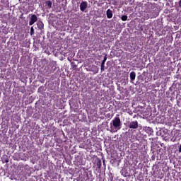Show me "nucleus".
<instances>
[{
	"label": "nucleus",
	"instance_id": "nucleus-1",
	"mask_svg": "<svg viewBox=\"0 0 181 181\" xmlns=\"http://www.w3.org/2000/svg\"><path fill=\"white\" fill-rule=\"evenodd\" d=\"M112 122L115 129H117V131L121 129V125H122V123L121 122V119H119V117H115Z\"/></svg>",
	"mask_w": 181,
	"mask_h": 181
},
{
	"label": "nucleus",
	"instance_id": "nucleus-2",
	"mask_svg": "<svg viewBox=\"0 0 181 181\" xmlns=\"http://www.w3.org/2000/svg\"><path fill=\"white\" fill-rule=\"evenodd\" d=\"M37 21V16H36L35 14H32L31 16L30 17V21H29L30 26H32V25H35Z\"/></svg>",
	"mask_w": 181,
	"mask_h": 181
},
{
	"label": "nucleus",
	"instance_id": "nucleus-3",
	"mask_svg": "<svg viewBox=\"0 0 181 181\" xmlns=\"http://www.w3.org/2000/svg\"><path fill=\"white\" fill-rule=\"evenodd\" d=\"M129 128L132 129H136L138 128V121H133L129 123Z\"/></svg>",
	"mask_w": 181,
	"mask_h": 181
},
{
	"label": "nucleus",
	"instance_id": "nucleus-4",
	"mask_svg": "<svg viewBox=\"0 0 181 181\" xmlns=\"http://www.w3.org/2000/svg\"><path fill=\"white\" fill-rule=\"evenodd\" d=\"M88 4L87 1H82L80 4V10L81 12H84L87 9Z\"/></svg>",
	"mask_w": 181,
	"mask_h": 181
},
{
	"label": "nucleus",
	"instance_id": "nucleus-5",
	"mask_svg": "<svg viewBox=\"0 0 181 181\" xmlns=\"http://www.w3.org/2000/svg\"><path fill=\"white\" fill-rule=\"evenodd\" d=\"M145 131L148 135H153V129L151 127H145Z\"/></svg>",
	"mask_w": 181,
	"mask_h": 181
},
{
	"label": "nucleus",
	"instance_id": "nucleus-6",
	"mask_svg": "<svg viewBox=\"0 0 181 181\" xmlns=\"http://www.w3.org/2000/svg\"><path fill=\"white\" fill-rule=\"evenodd\" d=\"M106 16L107 19H111V18H112V10L107 9L106 11Z\"/></svg>",
	"mask_w": 181,
	"mask_h": 181
},
{
	"label": "nucleus",
	"instance_id": "nucleus-7",
	"mask_svg": "<svg viewBox=\"0 0 181 181\" xmlns=\"http://www.w3.org/2000/svg\"><path fill=\"white\" fill-rule=\"evenodd\" d=\"M37 26L40 30H42V29L45 28V24L42 21H38L37 23Z\"/></svg>",
	"mask_w": 181,
	"mask_h": 181
},
{
	"label": "nucleus",
	"instance_id": "nucleus-8",
	"mask_svg": "<svg viewBox=\"0 0 181 181\" xmlns=\"http://www.w3.org/2000/svg\"><path fill=\"white\" fill-rule=\"evenodd\" d=\"M135 77H136V74L134 71H132L130 73V80H131V81H134V80H135Z\"/></svg>",
	"mask_w": 181,
	"mask_h": 181
},
{
	"label": "nucleus",
	"instance_id": "nucleus-9",
	"mask_svg": "<svg viewBox=\"0 0 181 181\" xmlns=\"http://www.w3.org/2000/svg\"><path fill=\"white\" fill-rule=\"evenodd\" d=\"M71 67L72 70H77V64H76V63L74 62L71 63Z\"/></svg>",
	"mask_w": 181,
	"mask_h": 181
},
{
	"label": "nucleus",
	"instance_id": "nucleus-10",
	"mask_svg": "<svg viewBox=\"0 0 181 181\" xmlns=\"http://www.w3.org/2000/svg\"><path fill=\"white\" fill-rule=\"evenodd\" d=\"M46 6H47L48 9H50L52 8V1H47L45 2Z\"/></svg>",
	"mask_w": 181,
	"mask_h": 181
},
{
	"label": "nucleus",
	"instance_id": "nucleus-11",
	"mask_svg": "<svg viewBox=\"0 0 181 181\" xmlns=\"http://www.w3.org/2000/svg\"><path fill=\"white\" fill-rule=\"evenodd\" d=\"M98 169H101V160H98L96 163Z\"/></svg>",
	"mask_w": 181,
	"mask_h": 181
},
{
	"label": "nucleus",
	"instance_id": "nucleus-12",
	"mask_svg": "<svg viewBox=\"0 0 181 181\" xmlns=\"http://www.w3.org/2000/svg\"><path fill=\"white\" fill-rule=\"evenodd\" d=\"M121 19H122V21L123 22H125V21H128V16H122L121 17Z\"/></svg>",
	"mask_w": 181,
	"mask_h": 181
},
{
	"label": "nucleus",
	"instance_id": "nucleus-13",
	"mask_svg": "<svg viewBox=\"0 0 181 181\" xmlns=\"http://www.w3.org/2000/svg\"><path fill=\"white\" fill-rule=\"evenodd\" d=\"M30 36H33V35H35V28H33V27L30 28Z\"/></svg>",
	"mask_w": 181,
	"mask_h": 181
},
{
	"label": "nucleus",
	"instance_id": "nucleus-14",
	"mask_svg": "<svg viewBox=\"0 0 181 181\" xmlns=\"http://www.w3.org/2000/svg\"><path fill=\"white\" fill-rule=\"evenodd\" d=\"M105 68V65L101 64L100 71H104V69Z\"/></svg>",
	"mask_w": 181,
	"mask_h": 181
},
{
	"label": "nucleus",
	"instance_id": "nucleus-15",
	"mask_svg": "<svg viewBox=\"0 0 181 181\" xmlns=\"http://www.w3.org/2000/svg\"><path fill=\"white\" fill-rule=\"evenodd\" d=\"M155 8H156V4H151V9H155Z\"/></svg>",
	"mask_w": 181,
	"mask_h": 181
},
{
	"label": "nucleus",
	"instance_id": "nucleus-16",
	"mask_svg": "<svg viewBox=\"0 0 181 181\" xmlns=\"http://www.w3.org/2000/svg\"><path fill=\"white\" fill-rule=\"evenodd\" d=\"M103 61L107 62V55L104 57Z\"/></svg>",
	"mask_w": 181,
	"mask_h": 181
},
{
	"label": "nucleus",
	"instance_id": "nucleus-17",
	"mask_svg": "<svg viewBox=\"0 0 181 181\" xmlns=\"http://www.w3.org/2000/svg\"><path fill=\"white\" fill-rule=\"evenodd\" d=\"M101 64L102 65H105V61L103 60Z\"/></svg>",
	"mask_w": 181,
	"mask_h": 181
},
{
	"label": "nucleus",
	"instance_id": "nucleus-18",
	"mask_svg": "<svg viewBox=\"0 0 181 181\" xmlns=\"http://www.w3.org/2000/svg\"><path fill=\"white\" fill-rule=\"evenodd\" d=\"M4 18V15L2 13H0V18Z\"/></svg>",
	"mask_w": 181,
	"mask_h": 181
},
{
	"label": "nucleus",
	"instance_id": "nucleus-19",
	"mask_svg": "<svg viewBox=\"0 0 181 181\" xmlns=\"http://www.w3.org/2000/svg\"><path fill=\"white\" fill-rule=\"evenodd\" d=\"M179 6H180V8H181V0H180V1H179Z\"/></svg>",
	"mask_w": 181,
	"mask_h": 181
},
{
	"label": "nucleus",
	"instance_id": "nucleus-20",
	"mask_svg": "<svg viewBox=\"0 0 181 181\" xmlns=\"http://www.w3.org/2000/svg\"><path fill=\"white\" fill-rule=\"evenodd\" d=\"M8 162H9V160H8V159H6V160H5V163H8Z\"/></svg>",
	"mask_w": 181,
	"mask_h": 181
},
{
	"label": "nucleus",
	"instance_id": "nucleus-21",
	"mask_svg": "<svg viewBox=\"0 0 181 181\" xmlns=\"http://www.w3.org/2000/svg\"><path fill=\"white\" fill-rule=\"evenodd\" d=\"M68 60L69 62H71V60L70 59V57H68Z\"/></svg>",
	"mask_w": 181,
	"mask_h": 181
},
{
	"label": "nucleus",
	"instance_id": "nucleus-22",
	"mask_svg": "<svg viewBox=\"0 0 181 181\" xmlns=\"http://www.w3.org/2000/svg\"><path fill=\"white\" fill-rule=\"evenodd\" d=\"M103 163H105V160H103Z\"/></svg>",
	"mask_w": 181,
	"mask_h": 181
}]
</instances>
